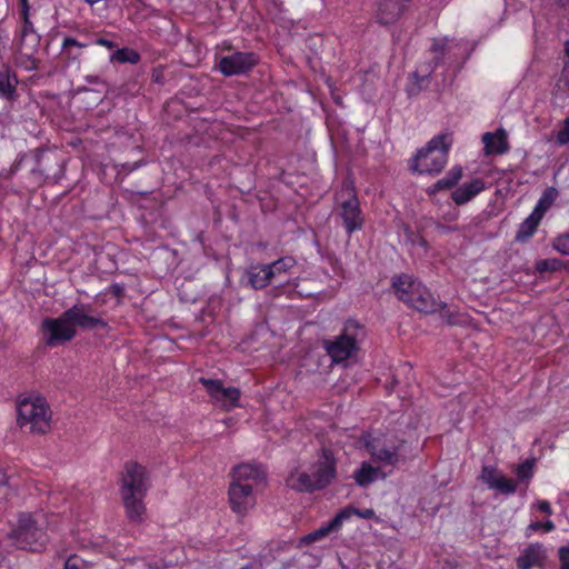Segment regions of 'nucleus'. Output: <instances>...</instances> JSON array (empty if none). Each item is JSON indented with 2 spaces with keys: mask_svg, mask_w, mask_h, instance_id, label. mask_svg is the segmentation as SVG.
Wrapping results in <instances>:
<instances>
[{
  "mask_svg": "<svg viewBox=\"0 0 569 569\" xmlns=\"http://www.w3.org/2000/svg\"><path fill=\"white\" fill-rule=\"evenodd\" d=\"M149 488L150 478L146 467L133 460L126 461L119 476V493L130 522L143 521L144 498Z\"/></svg>",
  "mask_w": 569,
  "mask_h": 569,
  "instance_id": "nucleus-1",
  "label": "nucleus"
},
{
  "mask_svg": "<svg viewBox=\"0 0 569 569\" xmlns=\"http://www.w3.org/2000/svg\"><path fill=\"white\" fill-rule=\"evenodd\" d=\"M338 460L329 447H321L317 460L312 466V473H291L288 478V486L297 492L313 493L328 488L338 476Z\"/></svg>",
  "mask_w": 569,
  "mask_h": 569,
  "instance_id": "nucleus-2",
  "label": "nucleus"
},
{
  "mask_svg": "<svg viewBox=\"0 0 569 569\" xmlns=\"http://www.w3.org/2000/svg\"><path fill=\"white\" fill-rule=\"evenodd\" d=\"M452 143V132L435 136L408 160L409 171L419 176L440 174L448 163Z\"/></svg>",
  "mask_w": 569,
  "mask_h": 569,
  "instance_id": "nucleus-3",
  "label": "nucleus"
},
{
  "mask_svg": "<svg viewBox=\"0 0 569 569\" xmlns=\"http://www.w3.org/2000/svg\"><path fill=\"white\" fill-rule=\"evenodd\" d=\"M12 545L21 550L40 552L46 548L48 535L46 528L41 526L31 512H20L17 518V525L8 533Z\"/></svg>",
  "mask_w": 569,
  "mask_h": 569,
  "instance_id": "nucleus-4",
  "label": "nucleus"
},
{
  "mask_svg": "<svg viewBox=\"0 0 569 569\" xmlns=\"http://www.w3.org/2000/svg\"><path fill=\"white\" fill-rule=\"evenodd\" d=\"M363 336L365 327L355 319H348L335 340H325L327 355L336 363L348 360L359 351V341Z\"/></svg>",
  "mask_w": 569,
  "mask_h": 569,
  "instance_id": "nucleus-5",
  "label": "nucleus"
},
{
  "mask_svg": "<svg viewBox=\"0 0 569 569\" xmlns=\"http://www.w3.org/2000/svg\"><path fill=\"white\" fill-rule=\"evenodd\" d=\"M19 427L30 433L43 435L50 430L51 411L43 397L26 398L18 403Z\"/></svg>",
  "mask_w": 569,
  "mask_h": 569,
  "instance_id": "nucleus-6",
  "label": "nucleus"
},
{
  "mask_svg": "<svg viewBox=\"0 0 569 569\" xmlns=\"http://www.w3.org/2000/svg\"><path fill=\"white\" fill-rule=\"evenodd\" d=\"M337 213L342 220L346 232L350 236L361 230L365 223L360 201L353 186H345L336 194Z\"/></svg>",
  "mask_w": 569,
  "mask_h": 569,
  "instance_id": "nucleus-7",
  "label": "nucleus"
},
{
  "mask_svg": "<svg viewBox=\"0 0 569 569\" xmlns=\"http://www.w3.org/2000/svg\"><path fill=\"white\" fill-rule=\"evenodd\" d=\"M34 166L31 173L39 180L58 179L63 171V161L59 154L48 148H37L30 151Z\"/></svg>",
  "mask_w": 569,
  "mask_h": 569,
  "instance_id": "nucleus-8",
  "label": "nucleus"
},
{
  "mask_svg": "<svg viewBox=\"0 0 569 569\" xmlns=\"http://www.w3.org/2000/svg\"><path fill=\"white\" fill-rule=\"evenodd\" d=\"M43 342L48 347H56L71 341L77 330L70 320L64 317V311L59 318H44L41 322Z\"/></svg>",
  "mask_w": 569,
  "mask_h": 569,
  "instance_id": "nucleus-9",
  "label": "nucleus"
},
{
  "mask_svg": "<svg viewBox=\"0 0 569 569\" xmlns=\"http://www.w3.org/2000/svg\"><path fill=\"white\" fill-rule=\"evenodd\" d=\"M405 440H399L398 443L389 441L385 435L370 437L366 440V448L371 455L373 460L383 462L386 465L396 466L399 462H405L406 457L401 456L400 449Z\"/></svg>",
  "mask_w": 569,
  "mask_h": 569,
  "instance_id": "nucleus-10",
  "label": "nucleus"
},
{
  "mask_svg": "<svg viewBox=\"0 0 569 569\" xmlns=\"http://www.w3.org/2000/svg\"><path fill=\"white\" fill-rule=\"evenodd\" d=\"M259 63V57L254 52L236 51L219 60V71L224 77L247 74Z\"/></svg>",
  "mask_w": 569,
  "mask_h": 569,
  "instance_id": "nucleus-11",
  "label": "nucleus"
},
{
  "mask_svg": "<svg viewBox=\"0 0 569 569\" xmlns=\"http://www.w3.org/2000/svg\"><path fill=\"white\" fill-rule=\"evenodd\" d=\"M199 382L204 387L211 399L221 406L222 409L230 411L239 407L241 392L236 387L226 388L221 380L200 378Z\"/></svg>",
  "mask_w": 569,
  "mask_h": 569,
  "instance_id": "nucleus-12",
  "label": "nucleus"
},
{
  "mask_svg": "<svg viewBox=\"0 0 569 569\" xmlns=\"http://www.w3.org/2000/svg\"><path fill=\"white\" fill-rule=\"evenodd\" d=\"M228 503L233 513L241 519L244 518L257 503L252 486L230 482L228 487Z\"/></svg>",
  "mask_w": 569,
  "mask_h": 569,
  "instance_id": "nucleus-13",
  "label": "nucleus"
},
{
  "mask_svg": "<svg viewBox=\"0 0 569 569\" xmlns=\"http://www.w3.org/2000/svg\"><path fill=\"white\" fill-rule=\"evenodd\" d=\"M92 309L91 305L76 303L64 311V317L70 320L73 328L79 327L83 330L101 329L108 331L110 329L108 321L98 316L89 315Z\"/></svg>",
  "mask_w": 569,
  "mask_h": 569,
  "instance_id": "nucleus-14",
  "label": "nucleus"
},
{
  "mask_svg": "<svg viewBox=\"0 0 569 569\" xmlns=\"http://www.w3.org/2000/svg\"><path fill=\"white\" fill-rule=\"evenodd\" d=\"M231 481L242 486H254L267 482V471L261 463L243 462L232 467L230 475Z\"/></svg>",
  "mask_w": 569,
  "mask_h": 569,
  "instance_id": "nucleus-15",
  "label": "nucleus"
},
{
  "mask_svg": "<svg viewBox=\"0 0 569 569\" xmlns=\"http://www.w3.org/2000/svg\"><path fill=\"white\" fill-rule=\"evenodd\" d=\"M479 480L502 495H513L517 491V482L507 478L497 466H482Z\"/></svg>",
  "mask_w": 569,
  "mask_h": 569,
  "instance_id": "nucleus-16",
  "label": "nucleus"
},
{
  "mask_svg": "<svg viewBox=\"0 0 569 569\" xmlns=\"http://www.w3.org/2000/svg\"><path fill=\"white\" fill-rule=\"evenodd\" d=\"M22 27L20 31V40H19V51L22 57H24L30 63L24 64L29 70L38 69L39 61L33 58L37 52V48L39 46L40 37L36 36L34 41L31 46L27 43V38L29 36L36 34V29L33 22L30 19V16L21 17Z\"/></svg>",
  "mask_w": 569,
  "mask_h": 569,
  "instance_id": "nucleus-17",
  "label": "nucleus"
},
{
  "mask_svg": "<svg viewBox=\"0 0 569 569\" xmlns=\"http://www.w3.org/2000/svg\"><path fill=\"white\" fill-rule=\"evenodd\" d=\"M458 46V42H456L453 39H449L448 37L433 38L432 44L430 47V51L433 53L432 66L429 68L428 72L425 76H419L418 72L413 73L417 83H420L425 81L427 78H429L433 70L443 63L446 54Z\"/></svg>",
  "mask_w": 569,
  "mask_h": 569,
  "instance_id": "nucleus-18",
  "label": "nucleus"
},
{
  "mask_svg": "<svg viewBox=\"0 0 569 569\" xmlns=\"http://www.w3.org/2000/svg\"><path fill=\"white\" fill-rule=\"evenodd\" d=\"M411 0H377V20L381 24L398 21Z\"/></svg>",
  "mask_w": 569,
  "mask_h": 569,
  "instance_id": "nucleus-19",
  "label": "nucleus"
},
{
  "mask_svg": "<svg viewBox=\"0 0 569 569\" xmlns=\"http://www.w3.org/2000/svg\"><path fill=\"white\" fill-rule=\"evenodd\" d=\"M407 305L420 312L433 313L441 306V301L437 300L426 287L420 284Z\"/></svg>",
  "mask_w": 569,
  "mask_h": 569,
  "instance_id": "nucleus-20",
  "label": "nucleus"
},
{
  "mask_svg": "<svg viewBox=\"0 0 569 569\" xmlns=\"http://www.w3.org/2000/svg\"><path fill=\"white\" fill-rule=\"evenodd\" d=\"M546 558L543 546L538 542L531 543L516 558V565L519 569H531L533 567H541Z\"/></svg>",
  "mask_w": 569,
  "mask_h": 569,
  "instance_id": "nucleus-21",
  "label": "nucleus"
},
{
  "mask_svg": "<svg viewBox=\"0 0 569 569\" xmlns=\"http://www.w3.org/2000/svg\"><path fill=\"white\" fill-rule=\"evenodd\" d=\"M482 142L486 156L503 154L509 150L507 132L503 128H499L495 132L483 133Z\"/></svg>",
  "mask_w": 569,
  "mask_h": 569,
  "instance_id": "nucleus-22",
  "label": "nucleus"
},
{
  "mask_svg": "<svg viewBox=\"0 0 569 569\" xmlns=\"http://www.w3.org/2000/svg\"><path fill=\"white\" fill-rule=\"evenodd\" d=\"M485 188L486 182L481 178H475L471 181L465 182L463 184L457 187L451 192V200L457 206H463L472 200L481 191H483Z\"/></svg>",
  "mask_w": 569,
  "mask_h": 569,
  "instance_id": "nucleus-23",
  "label": "nucleus"
},
{
  "mask_svg": "<svg viewBox=\"0 0 569 569\" xmlns=\"http://www.w3.org/2000/svg\"><path fill=\"white\" fill-rule=\"evenodd\" d=\"M247 284L254 290L268 287L273 279V273L268 264H251L246 269Z\"/></svg>",
  "mask_w": 569,
  "mask_h": 569,
  "instance_id": "nucleus-24",
  "label": "nucleus"
},
{
  "mask_svg": "<svg viewBox=\"0 0 569 569\" xmlns=\"http://www.w3.org/2000/svg\"><path fill=\"white\" fill-rule=\"evenodd\" d=\"M420 282H417L411 276L407 273L395 276L391 280V287L395 295L406 305L409 302L412 293L420 287Z\"/></svg>",
  "mask_w": 569,
  "mask_h": 569,
  "instance_id": "nucleus-25",
  "label": "nucleus"
},
{
  "mask_svg": "<svg viewBox=\"0 0 569 569\" xmlns=\"http://www.w3.org/2000/svg\"><path fill=\"white\" fill-rule=\"evenodd\" d=\"M463 177V168L460 164L453 166L443 178L426 189L429 197L435 196L442 190H451L458 187L459 181Z\"/></svg>",
  "mask_w": 569,
  "mask_h": 569,
  "instance_id": "nucleus-26",
  "label": "nucleus"
},
{
  "mask_svg": "<svg viewBox=\"0 0 569 569\" xmlns=\"http://www.w3.org/2000/svg\"><path fill=\"white\" fill-rule=\"evenodd\" d=\"M348 519L346 511H339L328 523L302 537L301 541L309 545L327 537L330 532L338 531L342 522Z\"/></svg>",
  "mask_w": 569,
  "mask_h": 569,
  "instance_id": "nucleus-27",
  "label": "nucleus"
},
{
  "mask_svg": "<svg viewBox=\"0 0 569 569\" xmlns=\"http://www.w3.org/2000/svg\"><path fill=\"white\" fill-rule=\"evenodd\" d=\"M18 77L9 68L0 70V98L13 102L18 99Z\"/></svg>",
  "mask_w": 569,
  "mask_h": 569,
  "instance_id": "nucleus-28",
  "label": "nucleus"
},
{
  "mask_svg": "<svg viewBox=\"0 0 569 569\" xmlns=\"http://www.w3.org/2000/svg\"><path fill=\"white\" fill-rule=\"evenodd\" d=\"M542 217L532 211L519 226L515 240L525 243L536 232Z\"/></svg>",
  "mask_w": 569,
  "mask_h": 569,
  "instance_id": "nucleus-29",
  "label": "nucleus"
},
{
  "mask_svg": "<svg viewBox=\"0 0 569 569\" xmlns=\"http://www.w3.org/2000/svg\"><path fill=\"white\" fill-rule=\"evenodd\" d=\"M379 468L371 466L369 462H362L360 468L353 473V479L359 487H367L378 479Z\"/></svg>",
  "mask_w": 569,
  "mask_h": 569,
  "instance_id": "nucleus-30",
  "label": "nucleus"
},
{
  "mask_svg": "<svg viewBox=\"0 0 569 569\" xmlns=\"http://www.w3.org/2000/svg\"><path fill=\"white\" fill-rule=\"evenodd\" d=\"M559 192L555 187H548L542 192V196L538 200L533 211L543 218L546 211L553 204L558 198Z\"/></svg>",
  "mask_w": 569,
  "mask_h": 569,
  "instance_id": "nucleus-31",
  "label": "nucleus"
},
{
  "mask_svg": "<svg viewBox=\"0 0 569 569\" xmlns=\"http://www.w3.org/2000/svg\"><path fill=\"white\" fill-rule=\"evenodd\" d=\"M140 59V53L131 48L117 49L110 57V61L131 64L138 63Z\"/></svg>",
  "mask_w": 569,
  "mask_h": 569,
  "instance_id": "nucleus-32",
  "label": "nucleus"
},
{
  "mask_svg": "<svg viewBox=\"0 0 569 569\" xmlns=\"http://www.w3.org/2000/svg\"><path fill=\"white\" fill-rule=\"evenodd\" d=\"M536 463V458H529L525 462L517 466L515 473L517 476L516 482H526L528 483L533 477V468Z\"/></svg>",
  "mask_w": 569,
  "mask_h": 569,
  "instance_id": "nucleus-33",
  "label": "nucleus"
},
{
  "mask_svg": "<svg viewBox=\"0 0 569 569\" xmlns=\"http://www.w3.org/2000/svg\"><path fill=\"white\" fill-rule=\"evenodd\" d=\"M296 264V261L292 258H282L271 263H268L269 270L272 271L273 278L280 276L281 273H286L289 269H291Z\"/></svg>",
  "mask_w": 569,
  "mask_h": 569,
  "instance_id": "nucleus-34",
  "label": "nucleus"
},
{
  "mask_svg": "<svg viewBox=\"0 0 569 569\" xmlns=\"http://www.w3.org/2000/svg\"><path fill=\"white\" fill-rule=\"evenodd\" d=\"M438 310L440 311V318L448 326H458L462 323V320L460 319L461 315L448 309L446 303L441 302V306Z\"/></svg>",
  "mask_w": 569,
  "mask_h": 569,
  "instance_id": "nucleus-35",
  "label": "nucleus"
},
{
  "mask_svg": "<svg viewBox=\"0 0 569 569\" xmlns=\"http://www.w3.org/2000/svg\"><path fill=\"white\" fill-rule=\"evenodd\" d=\"M563 263L561 260L552 258V259H542L539 260L536 264V269L539 272H555L562 268Z\"/></svg>",
  "mask_w": 569,
  "mask_h": 569,
  "instance_id": "nucleus-36",
  "label": "nucleus"
},
{
  "mask_svg": "<svg viewBox=\"0 0 569 569\" xmlns=\"http://www.w3.org/2000/svg\"><path fill=\"white\" fill-rule=\"evenodd\" d=\"M403 232L408 242L412 244L418 243L420 247H423L425 249L428 248V241L422 236L416 234L409 226H405Z\"/></svg>",
  "mask_w": 569,
  "mask_h": 569,
  "instance_id": "nucleus-37",
  "label": "nucleus"
},
{
  "mask_svg": "<svg viewBox=\"0 0 569 569\" xmlns=\"http://www.w3.org/2000/svg\"><path fill=\"white\" fill-rule=\"evenodd\" d=\"M340 511H346L348 515V519L351 517V515H357L358 517H360L362 519H372L376 516L373 509H358L352 506H348V507L341 509Z\"/></svg>",
  "mask_w": 569,
  "mask_h": 569,
  "instance_id": "nucleus-38",
  "label": "nucleus"
},
{
  "mask_svg": "<svg viewBox=\"0 0 569 569\" xmlns=\"http://www.w3.org/2000/svg\"><path fill=\"white\" fill-rule=\"evenodd\" d=\"M553 247L560 253L569 256V233L557 237Z\"/></svg>",
  "mask_w": 569,
  "mask_h": 569,
  "instance_id": "nucleus-39",
  "label": "nucleus"
},
{
  "mask_svg": "<svg viewBox=\"0 0 569 569\" xmlns=\"http://www.w3.org/2000/svg\"><path fill=\"white\" fill-rule=\"evenodd\" d=\"M556 141L560 146L569 143V118L565 119L562 128L557 133Z\"/></svg>",
  "mask_w": 569,
  "mask_h": 569,
  "instance_id": "nucleus-40",
  "label": "nucleus"
},
{
  "mask_svg": "<svg viewBox=\"0 0 569 569\" xmlns=\"http://www.w3.org/2000/svg\"><path fill=\"white\" fill-rule=\"evenodd\" d=\"M63 569H86V562L80 557L72 555L66 560Z\"/></svg>",
  "mask_w": 569,
  "mask_h": 569,
  "instance_id": "nucleus-41",
  "label": "nucleus"
},
{
  "mask_svg": "<svg viewBox=\"0 0 569 569\" xmlns=\"http://www.w3.org/2000/svg\"><path fill=\"white\" fill-rule=\"evenodd\" d=\"M540 529H543L546 532H549L555 529V525L551 520H547L545 522L535 521L528 526L527 531H538Z\"/></svg>",
  "mask_w": 569,
  "mask_h": 569,
  "instance_id": "nucleus-42",
  "label": "nucleus"
},
{
  "mask_svg": "<svg viewBox=\"0 0 569 569\" xmlns=\"http://www.w3.org/2000/svg\"><path fill=\"white\" fill-rule=\"evenodd\" d=\"M124 290H126L124 284H123V283H119V282H114V283H112V284L109 287V289H108L109 293H111L112 296H114V297L118 299V301H119V302H120V301L123 299V297H124Z\"/></svg>",
  "mask_w": 569,
  "mask_h": 569,
  "instance_id": "nucleus-43",
  "label": "nucleus"
},
{
  "mask_svg": "<svg viewBox=\"0 0 569 569\" xmlns=\"http://www.w3.org/2000/svg\"><path fill=\"white\" fill-rule=\"evenodd\" d=\"M560 569H569V545L559 549Z\"/></svg>",
  "mask_w": 569,
  "mask_h": 569,
  "instance_id": "nucleus-44",
  "label": "nucleus"
},
{
  "mask_svg": "<svg viewBox=\"0 0 569 569\" xmlns=\"http://www.w3.org/2000/svg\"><path fill=\"white\" fill-rule=\"evenodd\" d=\"M151 79L154 83L163 84L166 82L164 70L162 66L152 69Z\"/></svg>",
  "mask_w": 569,
  "mask_h": 569,
  "instance_id": "nucleus-45",
  "label": "nucleus"
},
{
  "mask_svg": "<svg viewBox=\"0 0 569 569\" xmlns=\"http://www.w3.org/2000/svg\"><path fill=\"white\" fill-rule=\"evenodd\" d=\"M8 480L9 478L0 470V501L4 500L8 495Z\"/></svg>",
  "mask_w": 569,
  "mask_h": 569,
  "instance_id": "nucleus-46",
  "label": "nucleus"
},
{
  "mask_svg": "<svg viewBox=\"0 0 569 569\" xmlns=\"http://www.w3.org/2000/svg\"><path fill=\"white\" fill-rule=\"evenodd\" d=\"M87 46V43H82L72 37L64 38L62 42V49H68L70 47L86 48Z\"/></svg>",
  "mask_w": 569,
  "mask_h": 569,
  "instance_id": "nucleus-47",
  "label": "nucleus"
},
{
  "mask_svg": "<svg viewBox=\"0 0 569 569\" xmlns=\"http://www.w3.org/2000/svg\"><path fill=\"white\" fill-rule=\"evenodd\" d=\"M27 158H30V152L29 153H23L19 157V159H17L13 164L11 166V169H10V172L13 174L16 173L19 168L21 167L22 162L27 159Z\"/></svg>",
  "mask_w": 569,
  "mask_h": 569,
  "instance_id": "nucleus-48",
  "label": "nucleus"
},
{
  "mask_svg": "<svg viewBox=\"0 0 569 569\" xmlns=\"http://www.w3.org/2000/svg\"><path fill=\"white\" fill-rule=\"evenodd\" d=\"M19 7H20V16L21 17L30 16L29 0H19Z\"/></svg>",
  "mask_w": 569,
  "mask_h": 569,
  "instance_id": "nucleus-49",
  "label": "nucleus"
},
{
  "mask_svg": "<svg viewBox=\"0 0 569 569\" xmlns=\"http://www.w3.org/2000/svg\"><path fill=\"white\" fill-rule=\"evenodd\" d=\"M94 43L99 44V46L107 47L109 49L116 48V43L113 41L109 40V39H106V38H97L94 40Z\"/></svg>",
  "mask_w": 569,
  "mask_h": 569,
  "instance_id": "nucleus-50",
  "label": "nucleus"
},
{
  "mask_svg": "<svg viewBox=\"0 0 569 569\" xmlns=\"http://www.w3.org/2000/svg\"><path fill=\"white\" fill-rule=\"evenodd\" d=\"M436 228H437V230H439L442 233H448V232L457 230V227H451V226L442 224L440 222H436Z\"/></svg>",
  "mask_w": 569,
  "mask_h": 569,
  "instance_id": "nucleus-51",
  "label": "nucleus"
},
{
  "mask_svg": "<svg viewBox=\"0 0 569 569\" xmlns=\"http://www.w3.org/2000/svg\"><path fill=\"white\" fill-rule=\"evenodd\" d=\"M538 509L541 511V512H545L547 515H551V506L548 501L543 500V501H539L538 503Z\"/></svg>",
  "mask_w": 569,
  "mask_h": 569,
  "instance_id": "nucleus-52",
  "label": "nucleus"
},
{
  "mask_svg": "<svg viewBox=\"0 0 569 569\" xmlns=\"http://www.w3.org/2000/svg\"><path fill=\"white\" fill-rule=\"evenodd\" d=\"M148 567L151 569H159V568H167L168 565L163 560H160V561H156V562H149Z\"/></svg>",
  "mask_w": 569,
  "mask_h": 569,
  "instance_id": "nucleus-53",
  "label": "nucleus"
},
{
  "mask_svg": "<svg viewBox=\"0 0 569 569\" xmlns=\"http://www.w3.org/2000/svg\"><path fill=\"white\" fill-rule=\"evenodd\" d=\"M557 2L558 6L565 8L568 3H569V0H555Z\"/></svg>",
  "mask_w": 569,
  "mask_h": 569,
  "instance_id": "nucleus-54",
  "label": "nucleus"
}]
</instances>
